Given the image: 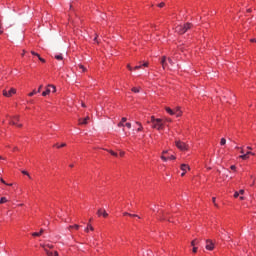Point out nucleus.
Instances as JSON below:
<instances>
[{"mask_svg":"<svg viewBox=\"0 0 256 256\" xmlns=\"http://www.w3.org/2000/svg\"><path fill=\"white\" fill-rule=\"evenodd\" d=\"M191 27H193V24L191 23H186L184 25H178L175 28L176 33H178L179 35H184V33H187V31H189V29H191Z\"/></svg>","mask_w":256,"mask_h":256,"instance_id":"1","label":"nucleus"},{"mask_svg":"<svg viewBox=\"0 0 256 256\" xmlns=\"http://www.w3.org/2000/svg\"><path fill=\"white\" fill-rule=\"evenodd\" d=\"M175 145L179 151H189V145L181 140H176Z\"/></svg>","mask_w":256,"mask_h":256,"instance_id":"2","label":"nucleus"},{"mask_svg":"<svg viewBox=\"0 0 256 256\" xmlns=\"http://www.w3.org/2000/svg\"><path fill=\"white\" fill-rule=\"evenodd\" d=\"M152 127L153 129L161 131V129H163V120L157 118L156 121L153 122Z\"/></svg>","mask_w":256,"mask_h":256,"instance_id":"3","label":"nucleus"},{"mask_svg":"<svg viewBox=\"0 0 256 256\" xmlns=\"http://www.w3.org/2000/svg\"><path fill=\"white\" fill-rule=\"evenodd\" d=\"M51 89H53V93L57 91V88L53 84H49L44 92H42L43 97H47L51 93Z\"/></svg>","mask_w":256,"mask_h":256,"instance_id":"4","label":"nucleus"},{"mask_svg":"<svg viewBox=\"0 0 256 256\" xmlns=\"http://www.w3.org/2000/svg\"><path fill=\"white\" fill-rule=\"evenodd\" d=\"M15 93H17V90L15 88H11L9 91L3 90L4 97H12L13 95H15Z\"/></svg>","mask_w":256,"mask_h":256,"instance_id":"5","label":"nucleus"},{"mask_svg":"<svg viewBox=\"0 0 256 256\" xmlns=\"http://www.w3.org/2000/svg\"><path fill=\"white\" fill-rule=\"evenodd\" d=\"M180 169L183 171L181 177H185V173H187V171H191V167H189L187 164H181Z\"/></svg>","mask_w":256,"mask_h":256,"instance_id":"6","label":"nucleus"},{"mask_svg":"<svg viewBox=\"0 0 256 256\" xmlns=\"http://www.w3.org/2000/svg\"><path fill=\"white\" fill-rule=\"evenodd\" d=\"M19 122V116H13L10 125H16L17 127H23V124H17Z\"/></svg>","mask_w":256,"mask_h":256,"instance_id":"7","label":"nucleus"},{"mask_svg":"<svg viewBox=\"0 0 256 256\" xmlns=\"http://www.w3.org/2000/svg\"><path fill=\"white\" fill-rule=\"evenodd\" d=\"M206 249L208 251H213V249H215V244H213L212 240H206Z\"/></svg>","mask_w":256,"mask_h":256,"instance_id":"8","label":"nucleus"},{"mask_svg":"<svg viewBox=\"0 0 256 256\" xmlns=\"http://www.w3.org/2000/svg\"><path fill=\"white\" fill-rule=\"evenodd\" d=\"M162 69H168L169 65L167 64V56H163L161 61Z\"/></svg>","mask_w":256,"mask_h":256,"instance_id":"9","label":"nucleus"},{"mask_svg":"<svg viewBox=\"0 0 256 256\" xmlns=\"http://www.w3.org/2000/svg\"><path fill=\"white\" fill-rule=\"evenodd\" d=\"M89 116L85 117V118H80L79 121V125H87V123H89Z\"/></svg>","mask_w":256,"mask_h":256,"instance_id":"10","label":"nucleus"},{"mask_svg":"<svg viewBox=\"0 0 256 256\" xmlns=\"http://www.w3.org/2000/svg\"><path fill=\"white\" fill-rule=\"evenodd\" d=\"M97 215H98V217H101V215H103V217H109V214L107 213V211L102 210V209H98Z\"/></svg>","mask_w":256,"mask_h":256,"instance_id":"11","label":"nucleus"},{"mask_svg":"<svg viewBox=\"0 0 256 256\" xmlns=\"http://www.w3.org/2000/svg\"><path fill=\"white\" fill-rule=\"evenodd\" d=\"M44 251L48 256H59V253L57 251L51 252L47 248H44Z\"/></svg>","mask_w":256,"mask_h":256,"instance_id":"12","label":"nucleus"},{"mask_svg":"<svg viewBox=\"0 0 256 256\" xmlns=\"http://www.w3.org/2000/svg\"><path fill=\"white\" fill-rule=\"evenodd\" d=\"M91 221H93V219H89V223H88V225H87V227L85 228V232L86 233H89V229H90V231H95V228H93L92 226H91Z\"/></svg>","mask_w":256,"mask_h":256,"instance_id":"13","label":"nucleus"},{"mask_svg":"<svg viewBox=\"0 0 256 256\" xmlns=\"http://www.w3.org/2000/svg\"><path fill=\"white\" fill-rule=\"evenodd\" d=\"M174 115H176V117H181L182 112L180 107L175 108Z\"/></svg>","mask_w":256,"mask_h":256,"instance_id":"14","label":"nucleus"},{"mask_svg":"<svg viewBox=\"0 0 256 256\" xmlns=\"http://www.w3.org/2000/svg\"><path fill=\"white\" fill-rule=\"evenodd\" d=\"M125 122H127V118L123 117L118 123V127H125Z\"/></svg>","mask_w":256,"mask_h":256,"instance_id":"15","label":"nucleus"},{"mask_svg":"<svg viewBox=\"0 0 256 256\" xmlns=\"http://www.w3.org/2000/svg\"><path fill=\"white\" fill-rule=\"evenodd\" d=\"M44 230L41 229L40 232H34L32 233V237H40V235H43Z\"/></svg>","mask_w":256,"mask_h":256,"instance_id":"16","label":"nucleus"},{"mask_svg":"<svg viewBox=\"0 0 256 256\" xmlns=\"http://www.w3.org/2000/svg\"><path fill=\"white\" fill-rule=\"evenodd\" d=\"M123 215H128V217H137L138 219H141V217H139V215L131 214V213H127V212H124Z\"/></svg>","mask_w":256,"mask_h":256,"instance_id":"17","label":"nucleus"},{"mask_svg":"<svg viewBox=\"0 0 256 256\" xmlns=\"http://www.w3.org/2000/svg\"><path fill=\"white\" fill-rule=\"evenodd\" d=\"M55 59H57V61H63V55L62 54H56L54 56Z\"/></svg>","mask_w":256,"mask_h":256,"instance_id":"18","label":"nucleus"},{"mask_svg":"<svg viewBox=\"0 0 256 256\" xmlns=\"http://www.w3.org/2000/svg\"><path fill=\"white\" fill-rule=\"evenodd\" d=\"M167 113H169V115H175V111L171 110V108L167 107L166 108Z\"/></svg>","mask_w":256,"mask_h":256,"instance_id":"19","label":"nucleus"},{"mask_svg":"<svg viewBox=\"0 0 256 256\" xmlns=\"http://www.w3.org/2000/svg\"><path fill=\"white\" fill-rule=\"evenodd\" d=\"M192 247H195V245H199V240L195 239L191 242Z\"/></svg>","mask_w":256,"mask_h":256,"instance_id":"20","label":"nucleus"},{"mask_svg":"<svg viewBox=\"0 0 256 256\" xmlns=\"http://www.w3.org/2000/svg\"><path fill=\"white\" fill-rule=\"evenodd\" d=\"M240 159H243L245 161V160L249 159V156H248V154H242L240 156Z\"/></svg>","mask_w":256,"mask_h":256,"instance_id":"21","label":"nucleus"},{"mask_svg":"<svg viewBox=\"0 0 256 256\" xmlns=\"http://www.w3.org/2000/svg\"><path fill=\"white\" fill-rule=\"evenodd\" d=\"M227 144V140L225 138H221L220 140V145H226Z\"/></svg>","mask_w":256,"mask_h":256,"instance_id":"22","label":"nucleus"},{"mask_svg":"<svg viewBox=\"0 0 256 256\" xmlns=\"http://www.w3.org/2000/svg\"><path fill=\"white\" fill-rule=\"evenodd\" d=\"M160 219L162 221H167V217H165V212H162V215L160 216Z\"/></svg>","mask_w":256,"mask_h":256,"instance_id":"23","label":"nucleus"},{"mask_svg":"<svg viewBox=\"0 0 256 256\" xmlns=\"http://www.w3.org/2000/svg\"><path fill=\"white\" fill-rule=\"evenodd\" d=\"M45 249V247H48V249H53V245L47 244V245H41Z\"/></svg>","mask_w":256,"mask_h":256,"instance_id":"24","label":"nucleus"},{"mask_svg":"<svg viewBox=\"0 0 256 256\" xmlns=\"http://www.w3.org/2000/svg\"><path fill=\"white\" fill-rule=\"evenodd\" d=\"M3 203H7V198L2 197V198L0 199V204H3Z\"/></svg>","mask_w":256,"mask_h":256,"instance_id":"25","label":"nucleus"},{"mask_svg":"<svg viewBox=\"0 0 256 256\" xmlns=\"http://www.w3.org/2000/svg\"><path fill=\"white\" fill-rule=\"evenodd\" d=\"M79 69H82V71H87V69L85 68V66H83V64H79L78 65Z\"/></svg>","mask_w":256,"mask_h":256,"instance_id":"26","label":"nucleus"},{"mask_svg":"<svg viewBox=\"0 0 256 256\" xmlns=\"http://www.w3.org/2000/svg\"><path fill=\"white\" fill-rule=\"evenodd\" d=\"M108 153L112 154L113 157H117V153L114 152L113 150H108Z\"/></svg>","mask_w":256,"mask_h":256,"instance_id":"27","label":"nucleus"},{"mask_svg":"<svg viewBox=\"0 0 256 256\" xmlns=\"http://www.w3.org/2000/svg\"><path fill=\"white\" fill-rule=\"evenodd\" d=\"M137 125H139V128L137 129V131H143V126L141 125V123L136 122Z\"/></svg>","mask_w":256,"mask_h":256,"instance_id":"28","label":"nucleus"},{"mask_svg":"<svg viewBox=\"0 0 256 256\" xmlns=\"http://www.w3.org/2000/svg\"><path fill=\"white\" fill-rule=\"evenodd\" d=\"M22 174H23V175H27V177H29V179H31V175H29V172L23 170V171H22Z\"/></svg>","mask_w":256,"mask_h":256,"instance_id":"29","label":"nucleus"},{"mask_svg":"<svg viewBox=\"0 0 256 256\" xmlns=\"http://www.w3.org/2000/svg\"><path fill=\"white\" fill-rule=\"evenodd\" d=\"M1 183H3L4 185H8L9 187H11L13 184H7V182H5V180H3V178L0 179Z\"/></svg>","mask_w":256,"mask_h":256,"instance_id":"30","label":"nucleus"},{"mask_svg":"<svg viewBox=\"0 0 256 256\" xmlns=\"http://www.w3.org/2000/svg\"><path fill=\"white\" fill-rule=\"evenodd\" d=\"M168 63L171 65V67H173V65H175V63L173 62V60L171 58H168Z\"/></svg>","mask_w":256,"mask_h":256,"instance_id":"31","label":"nucleus"},{"mask_svg":"<svg viewBox=\"0 0 256 256\" xmlns=\"http://www.w3.org/2000/svg\"><path fill=\"white\" fill-rule=\"evenodd\" d=\"M132 91H133V93H139L140 90H139V88L133 87Z\"/></svg>","mask_w":256,"mask_h":256,"instance_id":"32","label":"nucleus"},{"mask_svg":"<svg viewBox=\"0 0 256 256\" xmlns=\"http://www.w3.org/2000/svg\"><path fill=\"white\" fill-rule=\"evenodd\" d=\"M37 91L36 90H33L31 93H29V97H33V95H36Z\"/></svg>","mask_w":256,"mask_h":256,"instance_id":"33","label":"nucleus"},{"mask_svg":"<svg viewBox=\"0 0 256 256\" xmlns=\"http://www.w3.org/2000/svg\"><path fill=\"white\" fill-rule=\"evenodd\" d=\"M31 54L34 55L35 57H40V55L38 53H36L35 51H31Z\"/></svg>","mask_w":256,"mask_h":256,"instance_id":"34","label":"nucleus"},{"mask_svg":"<svg viewBox=\"0 0 256 256\" xmlns=\"http://www.w3.org/2000/svg\"><path fill=\"white\" fill-rule=\"evenodd\" d=\"M142 67H143V65L140 64V65H138V66H135V67H134V70L137 71V69H141Z\"/></svg>","mask_w":256,"mask_h":256,"instance_id":"35","label":"nucleus"},{"mask_svg":"<svg viewBox=\"0 0 256 256\" xmlns=\"http://www.w3.org/2000/svg\"><path fill=\"white\" fill-rule=\"evenodd\" d=\"M158 7H160V8L165 7V3H164V2H161L160 4H158Z\"/></svg>","mask_w":256,"mask_h":256,"instance_id":"36","label":"nucleus"},{"mask_svg":"<svg viewBox=\"0 0 256 256\" xmlns=\"http://www.w3.org/2000/svg\"><path fill=\"white\" fill-rule=\"evenodd\" d=\"M125 127H127L128 129H131V123L127 122V123L125 124Z\"/></svg>","mask_w":256,"mask_h":256,"instance_id":"37","label":"nucleus"},{"mask_svg":"<svg viewBox=\"0 0 256 256\" xmlns=\"http://www.w3.org/2000/svg\"><path fill=\"white\" fill-rule=\"evenodd\" d=\"M142 67H149V62H144V63L142 64Z\"/></svg>","mask_w":256,"mask_h":256,"instance_id":"38","label":"nucleus"},{"mask_svg":"<svg viewBox=\"0 0 256 256\" xmlns=\"http://www.w3.org/2000/svg\"><path fill=\"white\" fill-rule=\"evenodd\" d=\"M41 89H43V85H40L36 93H41Z\"/></svg>","mask_w":256,"mask_h":256,"instance_id":"39","label":"nucleus"},{"mask_svg":"<svg viewBox=\"0 0 256 256\" xmlns=\"http://www.w3.org/2000/svg\"><path fill=\"white\" fill-rule=\"evenodd\" d=\"M161 159H162V161H168L169 158H167V157H165V156L162 155V156H161Z\"/></svg>","mask_w":256,"mask_h":256,"instance_id":"40","label":"nucleus"},{"mask_svg":"<svg viewBox=\"0 0 256 256\" xmlns=\"http://www.w3.org/2000/svg\"><path fill=\"white\" fill-rule=\"evenodd\" d=\"M154 121H157V119H155V116H152V117H151V121H150V123H152V124H153V122H154Z\"/></svg>","mask_w":256,"mask_h":256,"instance_id":"41","label":"nucleus"},{"mask_svg":"<svg viewBox=\"0 0 256 256\" xmlns=\"http://www.w3.org/2000/svg\"><path fill=\"white\" fill-rule=\"evenodd\" d=\"M38 59L41 61V63H45V59H43L41 56H39Z\"/></svg>","mask_w":256,"mask_h":256,"instance_id":"42","label":"nucleus"},{"mask_svg":"<svg viewBox=\"0 0 256 256\" xmlns=\"http://www.w3.org/2000/svg\"><path fill=\"white\" fill-rule=\"evenodd\" d=\"M168 159H171L173 161H175V159H177V157H175L174 155L170 156Z\"/></svg>","mask_w":256,"mask_h":256,"instance_id":"43","label":"nucleus"},{"mask_svg":"<svg viewBox=\"0 0 256 256\" xmlns=\"http://www.w3.org/2000/svg\"><path fill=\"white\" fill-rule=\"evenodd\" d=\"M127 69H129V71H133V67H131L130 64L127 65Z\"/></svg>","mask_w":256,"mask_h":256,"instance_id":"44","label":"nucleus"},{"mask_svg":"<svg viewBox=\"0 0 256 256\" xmlns=\"http://www.w3.org/2000/svg\"><path fill=\"white\" fill-rule=\"evenodd\" d=\"M230 169H231L232 171H235V169H237V167H236L235 165H232V166L230 167Z\"/></svg>","mask_w":256,"mask_h":256,"instance_id":"45","label":"nucleus"},{"mask_svg":"<svg viewBox=\"0 0 256 256\" xmlns=\"http://www.w3.org/2000/svg\"><path fill=\"white\" fill-rule=\"evenodd\" d=\"M120 157H125V152L120 151Z\"/></svg>","mask_w":256,"mask_h":256,"instance_id":"46","label":"nucleus"},{"mask_svg":"<svg viewBox=\"0 0 256 256\" xmlns=\"http://www.w3.org/2000/svg\"><path fill=\"white\" fill-rule=\"evenodd\" d=\"M215 199H216V198H215V197H213V198H212V201H213V203H214L215 207H218L217 203H215Z\"/></svg>","mask_w":256,"mask_h":256,"instance_id":"47","label":"nucleus"},{"mask_svg":"<svg viewBox=\"0 0 256 256\" xmlns=\"http://www.w3.org/2000/svg\"><path fill=\"white\" fill-rule=\"evenodd\" d=\"M73 227H74V229L79 230L80 226L76 224V225H73Z\"/></svg>","mask_w":256,"mask_h":256,"instance_id":"48","label":"nucleus"},{"mask_svg":"<svg viewBox=\"0 0 256 256\" xmlns=\"http://www.w3.org/2000/svg\"><path fill=\"white\" fill-rule=\"evenodd\" d=\"M192 251H193V253H197V247L194 246Z\"/></svg>","mask_w":256,"mask_h":256,"instance_id":"49","label":"nucleus"},{"mask_svg":"<svg viewBox=\"0 0 256 256\" xmlns=\"http://www.w3.org/2000/svg\"><path fill=\"white\" fill-rule=\"evenodd\" d=\"M238 193L239 195H243L245 193V190H240Z\"/></svg>","mask_w":256,"mask_h":256,"instance_id":"50","label":"nucleus"},{"mask_svg":"<svg viewBox=\"0 0 256 256\" xmlns=\"http://www.w3.org/2000/svg\"><path fill=\"white\" fill-rule=\"evenodd\" d=\"M234 197H235V198L239 197V192H235V193H234Z\"/></svg>","mask_w":256,"mask_h":256,"instance_id":"51","label":"nucleus"},{"mask_svg":"<svg viewBox=\"0 0 256 256\" xmlns=\"http://www.w3.org/2000/svg\"><path fill=\"white\" fill-rule=\"evenodd\" d=\"M250 41L251 43H256V38H252Z\"/></svg>","mask_w":256,"mask_h":256,"instance_id":"52","label":"nucleus"},{"mask_svg":"<svg viewBox=\"0 0 256 256\" xmlns=\"http://www.w3.org/2000/svg\"><path fill=\"white\" fill-rule=\"evenodd\" d=\"M61 147H67V144L66 143H62L61 145H60V148Z\"/></svg>","mask_w":256,"mask_h":256,"instance_id":"53","label":"nucleus"},{"mask_svg":"<svg viewBox=\"0 0 256 256\" xmlns=\"http://www.w3.org/2000/svg\"><path fill=\"white\" fill-rule=\"evenodd\" d=\"M246 154H248V156H249V155H255V153H253V152H251V151L247 152Z\"/></svg>","mask_w":256,"mask_h":256,"instance_id":"54","label":"nucleus"},{"mask_svg":"<svg viewBox=\"0 0 256 256\" xmlns=\"http://www.w3.org/2000/svg\"><path fill=\"white\" fill-rule=\"evenodd\" d=\"M54 147H57L58 149H61V146H59V144H55Z\"/></svg>","mask_w":256,"mask_h":256,"instance_id":"55","label":"nucleus"},{"mask_svg":"<svg viewBox=\"0 0 256 256\" xmlns=\"http://www.w3.org/2000/svg\"><path fill=\"white\" fill-rule=\"evenodd\" d=\"M240 153H241L242 155H245V151H243V150H241Z\"/></svg>","mask_w":256,"mask_h":256,"instance_id":"56","label":"nucleus"},{"mask_svg":"<svg viewBox=\"0 0 256 256\" xmlns=\"http://www.w3.org/2000/svg\"><path fill=\"white\" fill-rule=\"evenodd\" d=\"M82 107H87V105H85V103L82 102Z\"/></svg>","mask_w":256,"mask_h":256,"instance_id":"57","label":"nucleus"},{"mask_svg":"<svg viewBox=\"0 0 256 256\" xmlns=\"http://www.w3.org/2000/svg\"><path fill=\"white\" fill-rule=\"evenodd\" d=\"M68 229H74V227L73 226H69Z\"/></svg>","mask_w":256,"mask_h":256,"instance_id":"58","label":"nucleus"},{"mask_svg":"<svg viewBox=\"0 0 256 256\" xmlns=\"http://www.w3.org/2000/svg\"><path fill=\"white\" fill-rule=\"evenodd\" d=\"M2 27H3V25H2L1 22H0V31H1Z\"/></svg>","mask_w":256,"mask_h":256,"instance_id":"59","label":"nucleus"},{"mask_svg":"<svg viewBox=\"0 0 256 256\" xmlns=\"http://www.w3.org/2000/svg\"><path fill=\"white\" fill-rule=\"evenodd\" d=\"M162 153H163V155H165V154H167V151H163Z\"/></svg>","mask_w":256,"mask_h":256,"instance_id":"60","label":"nucleus"},{"mask_svg":"<svg viewBox=\"0 0 256 256\" xmlns=\"http://www.w3.org/2000/svg\"><path fill=\"white\" fill-rule=\"evenodd\" d=\"M25 55V50H23L22 57Z\"/></svg>","mask_w":256,"mask_h":256,"instance_id":"61","label":"nucleus"},{"mask_svg":"<svg viewBox=\"0 0 256 256\" xmlns=\"http://www.w3.org/2000/svg\"><path fill=\"white\" fill-rule=\"evenodd\" d=\"M247 149H249L251 151L252 148L250 146H248Z\"/></svg>","mask_w":256,"mask_h":256,"instance_id":"62","label":"nucleus"},{"mask_svg":"<svg viewBox=\"0 0 256 256\" xmlns=\"http://www.w3.org/2000/svg\"><path fill=\"white\" fill-rule=\"evenodd\" d=\"M240 199H241V201H243V199H244L243 196H241Z\"/></svg>","mask_w":256,"mask_h":256,"instance_id":"63","label":"nucleus"},{"mask_svg":"<svg viewBox=\"0 0 256 256\" xmlns=\"http://www.w3.org/2000/svg\"><path fill=\"white\" fill-rule=\"evenodd\" d=\"M2 33H3L2 30H0V35H1Z\"/></svg>","mask_w":256,"mask_h":256,"instance_id":"64","label":"nucleus"}]
</instances>
